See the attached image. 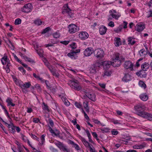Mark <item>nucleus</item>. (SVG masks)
I'll return each mask as SVG.
<instances>
[{
	"label": "nucleus",
	"instance_id": "nucleus-40",
	"mask_svg": "<svg viewBox=\"0 0 152 152\" xmlns=\"http://www.w3.org/2000/svg\"><path fill=\"white\" fill-rule=\"evenodd\" d=\"M21 20L20 18H17L15 20V25H18L21 23Z\"/></svg>",
	"mask_w": 152,
	"mask_h": 152
},
{
	"label": "nucleus",
	"instance_id": "nucleus-24",
	"mask_svg": "<svg viewBox=\"0 0 152 152\" xmlns=\"http://www.w3.org/2000/svg\"><path fill=\"white\" fill-rule=\"evenodd\" d=\"M8 59L7 56H4V57L1 59V61L2 64L3 65H6V62H7Z\"/></svg>",
	"mask_w": 152,
	"mask_h": 152
},
{
	"label": "nucleus",
	"instance_id": "nucleus-54",
	"mask_svg": "<svg viewBox=\"0 0 152 152\" xmlns=\"http://www.w3.org/2000/svg\"><path fill=\"white\" fill-rule=\"evenodd\" d=\"M141 146L134 145L133 146V148L134 149H140L142 148Z\"/></svg>",
	"mask_w": 152,
	"mask_h": 152
},
{
	"label": "nucleus",
	"instance_id": "nucleus-26",
	"mask_svg": "<svg viewBox=\"0 0 152 152\" xmlns=\"http://www.w3.org/2000/svg\"><path fill=\"white\" fill-rule=\"evenodd\" d=\"M88 102L87 101H86L83 102V104L84 108L86 110V111L87 112H89V107L88 106Z\"/></svg>",
	"mask_w": 152,
	"mask_h": 152
},
{
	"label": "nucleus",
	"instance_id": "nucleus-22",
	"mask_svg": "<svg viewBox=\"0 0 152 152\" xmlns=\"http://www.w3.org/2000/svg\"><path fill=\"white\" fill-rule=\"evenodd\" d=\"M31 86L30 82L26 83H25L21 84L20 85V87L21 88L25 89V88H29Z\"/></svg>",
	"mask_w": 152,
	"mask_h": 152
},
{
	"label": "nucleus",
	"instance_id": "nucleus-6",
	"mask_svg": "<svg viewBox=\"0 0 152 152\" xmlns=\"http://www.w3.org/2000/svg\"><path fill=\"white\" fill-rule=\"evenodd\" d=\"M69 32L71 34H73L78 31L79 28L76 25L74 24H71L68 26Z\"/></svg>",
	"mask_w": 152,
	"mask_h": 152
},
{
	"label": "nucleus",
	"instance_id": "nucleus-20",
	"mask_svg": "<svg viewBox=\"0 0 152 152\" xmlns=\"http://www.w3.org/2000/svg\"><path fill=\"white\" fill-rule=\"evenodd\" d=\"M63 8L64 10L63 11V12L64 13L65 12L68 13L70 11H71V10L69 8L67 4H65L63 6Z\"/></svg>",
	"mask_w": 152,
	"mask_h": 152
},
{
	"label": "nucleus",
	"instance_id": "nucleus-12",
	"mask_svg": "<svg viewBox=\"0 0 152 152\" xmlns=\"http://www.w3.org/2000/svg\"><path fill=\"white\" fill-rule=\"evenodd\" d=\"M79 36L81 40H84L88 38L89 35L86 32L82 31L79 34Z\"/></svg>",
	"mask_w": 152,
	"mask_h": 152
},
{
	"label": "nucleus",
	"instance_id": "nucleus-15",
	"mask_svg": "<svg viewBox=\"0 0 152 152\" xmlns=\"http://www.w3.org/2000/svg\"><path fill=\"white\" fill-rule=\"evenodd\" d=\"M145 70L142 69L139 72L136 73V75L138 77H146L147 76V73L145 72Z\"/></svg>",
	"mask_w": 152,
	"mask_h": 152
},
{
	"label": "nucleus",
	"instance_id": "nucleus-16",
	"mask_svg": "<svg viewBox=\"0 0 152 152\" xmlns=\"http://www.w3.org/2000/svg\"><path fill=\"white\" fill-rule=\"evenodd\" d=\"M147 118L148 120L151 121L152 120V114L147 113L145 112L141 117Z\"/></svg>",
	"mask_w": 152,
	"mask_h": 152
},
{
	"label": "nucleus",
	"instance_id": "nucleus-37",
	"mask_svg": "<svg viewBox=\"0 0 152 152\" xmlns=\"http://www.w3.org/2000/svg\"><path fill=\"white\" fill-rule=\"evenodd\" d=\"M51 29L49 27H48L43 29L42 32V34H44L50 30Z\"/></svg>",
	"mask_w": 152,
	"mask_h": 152
},
{
	"label": "nucleus",
	"instance_id": "nucleus-33",
	"mask_svg": "<svg viewBox=\"0 0 152 152\" xmlns=\"http://www.w3.org/2000/svg\"><path fill=\"white\" fill-rule=\"evenodd\" d=\"M122 28L123 27L122 25H120L117 28L115 29L114 31L117 33H119L121 31Z\"/></svg>",
	"mask_w": 152,
	"mask_h": 152
},
{
	"label": "nucleus",
	"instance_id": "nucleus-58",
	"mask_svg": "<svg viewBox=\"0 0 152 152\" xmlns=\"http://www.w3.org/2000/svg\"><path fill=\"white\" fill-rule=\"evenodd\" d=\"M70 46L72 48V49H75L76 48V43L75 42H73L72 44H71L70 45Z\"/></svg>",
	"mask_w": 152,
	"mask_h": 152
},
{
	"label": "nucleus",
	"instance_id": "nucleus-63",
	"mask_svg": "<svg viewBox=\"0 0 152 152\" xmlns=\"http://www.w3.org/2000/svg\"><path fill=\"white\" fill-rule=\"evenodd\" d=\"M73 147L75 148L77 150H79L80 149V148L79 145L76 143L75 144H74V145L73 146Z\"/></svg>",
	"mask_w": 152,
	"mask_h": 152
},
{
	"label": "nucleus",
	"instance_id": "nucleus-21",
	"mask_svg": "<svg viewBox=\"0 0 152 152\" xmlns=\"http://www.w3.org/2000/svg\"><path fill=\"white\" fill-rule=\"evenodd\" d=\"M149 66L150 65L148 63L145 62L141 65V69H143L144 70L147 71Z\"/></svg>",
	"mask_w": 152,
	"mask_h": 152
},
{
	"label": "nucleus",
	"instance_id": "nucleus-17",
	"mask_svg": "<svg viewBox=\"0 0 152 152\" xmlns=\"http://www.w3.org/2000/svg\"><path fill=\"white\" fill-rule=\"evenodd\" d=\"M131 80L130 75L128 74H125L122 78V80L125 82H128Z\"/></svg>",
	"mask_w": 152,
	"mask_h": 152
},
{
	"label": "nucleus",
	"instance_id": "nucleus-60",
	"mask_svg": "<svg viewBox=\"0 0 152 152\" xmlns=\"http://www.w3.org/2000/svg\"><path fill=\"white\" fill-rule=\"evenodd\" d=\"M35 87L38 90L40 91L41 90V88L39 84H37L35 86Z\"/></svg>",
	"mask_w": 152,
	"mask_h": 152
},
{
	"label": "nucleus",
	"instance_id": "nucleus-3",
	"mask_svg": "<svg viewBox=\"0 0 152 152\" xmlns=\"http://www.w3.org/2000/svg\"><path fill=\"white\" fill-rule=\"evenodd\" d=\"M54 143L63 152H70V150L67 148V146L64 145L62 142L58 141L57 142H55Z\"/></svg>",
	"mask_w": 152,
	"mask_h": 152
},
{
	"label": "nucleus",
	"instance_id": "nucleus-49",
	"mask_svg": "<svg viewBox=\"0 0 152 152\" xmlns=\"http://www.w3.org/2000/svg\"><path fill=\"white\" fill-rule=\"evenodd\" d=\"M50 149L52 152H58V151L57 150L52 146H50Z\"/></svg>",
	"mask_w": 152,
	"mask_h": 152
},
{
	"label": "nucleus",
	"instance_id": "nucleus-10",
	"mask_svg": "<svg viewBox=\"0 0 152 152\" xmlns=\"http://www.w3.org/2000/svg\"><path fill=\"white\" fill-rule=\"evenodd\" d=\"M80 49H77L75 51H72L68 53V56L72 59H75L76 58V54L80 52Z\"/></svg>",
	"mask_w": 152,
	"mask_h": 152
},
{
	"label": "nucleus",
	"instance_id": "nucleus-64",
	"mask_svg": "<svg viewBox=\"0 0 152 152\" xmlns=\"http://www.w3.org/2000/svg\"><path fill=\"white\" fill-rule=\"evenodd\" d=\"M108 25L112 27H113L114 26V23L113 22L111 21L109 23Z\"/></svg>",
	"mask_w": 152,
	"mask_h": 152
},
{
	"label": "nucleus",
	"instance_id": "nucleus-55",
	"mask_svg": "<svg viewBox=\"0 0 152 152\" xmlns=\"http://www.w3.org/2000/svg\"><path fill=\"white\" fill-rule=\"evenodd\" d=\"M59 96L61 98V99L63 101V102H64V101L65 99H66V97H64V95L63 94L59 95Z\"/></svg>",
	"mask_w": 152,
	"mask_h": 152
},
{
	"label": "nucleus",
	"instance_id": "nucleus-47",
	"mask_svg": "<svg viewBox=\"0 0 152 152\" xmlns=\"http://www.w3.org/2000/svg\"><path fill=\"white\" fill-rule=\"evenodd\" d=\"M93 122L95 124H100L102 126H104V125H102V124L101 123L100 121H98L97 119H93Z\"/></svg>",
	"mask_w": 152,
	"mask_h": 152
},
{
	"label": "nucleus",
	"instance_id": "nucleus-2",
	"mask_svg": "<svg viewBox=\"0 0 152 152\" xmlns=\"http://www.w3.org/2000/svg\"><path fill=\"white\" fill-rule=\"evenodd\" d=\"M68 84L72 88L75 90L79 91L81 89V87L79 83V82L77 80L73 79L69 80Z\"/></svg>",
	"mask_w": 152,
	"mask_h": 152
},
{
	"label": "nucleus",
	"instance_id": "nucleus-36",
	"mask_svg": "<svg viewBox=\"0 0 152 152\" xmlns=\"http://www.w3.org/2000/svg\"><path fill=\"white\" fill-rule=\"evenodd\" d=\"M6 102L7 103V106H9L10 105V104L12 103V100L10 98H8L6 101Z\"/></svg>",
	"mask_w": 152,
	"mask_h": 152
},
{
	"label": "nucleus",
	"instance_id": "nucleus-1",
	"mask_svg": "<svg viewBox=\"0 0 152 152\" xmlns=\"http://www.w3.org/2000/svg\"><path fill=\"white\" fill-rule=\"evenodd\" d=\"M135 113L140 116L141 117L145 112V106L141 103L136 104L134 107Z\"/></svg>",
	"mask_w": 152,
	"mask_h": 152
},
{
	"label": "nucleus",
	"instance_id": "nucleus-62",
	"mask_svg": "<svg viewBox=\"0 0 152 152\" xmlns=\"http://www.w3.org/2000/svg\"><path fill=\"white\" fill-rule=\"evenodd\" d=\"M17 143H18V144H17L18 145V149L19 151L20 152H21L22 151V149L21 148V145L19 144V143L17 142Z\"/></svg>",
	"mask_w": 152,
	"mask_h": 152
},
{
	"label": "nucleus",
	"instance_id": "nucleus-59",
	"mask_svg": "<svg viewBox=\"0 0 152 152\" xmlns=\"http://www.w3.org/2000/svg\"><path fill=\"white\" fill-rule=\"evenodd\" d=\"M75 105L77 108H80L81 107V105L79 103L75 102Z\"/></svg>",
	"mask_w": 152,
	"mask_h": 152
},
{
	"label": "nucleus",
	"instance_id": "nucleus-53",
	"mask_svg": "<svg viewBox=\"0 0 152 152\" xmlns=\"http://www.w3.org/2000/svg\"><path fill=\"white\" fill-rule=\"evenodd\" d=\"M67 14H68L67 16L71 18H73L74 14L71 12V11H70Z\"/></svg>",
	"mask_w": 152,
	"mask_h": 152
},
{
	"label": "nucleus",
	"instance_id": "nucleus-23",
	"mask_svg": "<svg viewBox=\"0 0 152 152\" xmlns=\"http://www.w3.org/2000/svg\"><path fill=\"white\" fill-rule=\"evenodd\" d=\"M115 44L116 46H119L121 44V39L120 38L115 37Z\"/></svg>",
	"mask_w": 152,
	"mask_h": 152
},
{
	"label": "nucleus",
	"instance_id": "nucleus-28",
	"mask_svg": "<svg viewBox=\"0 0 152 152\" xmlns=\"http://www.w3.org/2000/svg\"><path fill=\"white\" fill-rule=\"evenodd\" d=\"M140 97V99L143 101H146L148 99V96L147 95L145 94H143L141 95Z\"/></svg>",
	"mask_w": 152,
	"mask_h": 152
},
{
	"label": "nucleus",
	"instance_id": "nucleus-18",
	"mask_svg": "<svg viewBox=\"0 0 152 152\" xmlns=\"http://www.w3.org/2000/svg\"><path fill=\"white\" fill-rule=\"evenodd\" d=\"M107 28L104 26H102L99 28V33L101 35H102L105 34L107 30Z\"/></svg>",
	"mask_w": 152,
	"mask_h": 152
},
{
	"label": "nucleus",
	"instance_id": "nucleus-41",
	"mask_svg": "<svg viewBox=\"0 0 152 152\" xmlns=\"http://www.w3.org/2000/svg\"><path fill=\"white\" fill-rule=\"evenodd\" d=\"M101 131L102 132H107L109 131V129L108 128H103L101 129Z\"/></svg>",
	"mask_w": 152,
	"mask_h": 152
},
{
	"label": "nucleus",
	"instance_id": "nucleus-61",
	"mask_svg": "<svg viewBox=\"0 0 152 152\" xmlns=\"http://www.w3.org/2000/svg\"><path fill=\"white\" fill-rule=\"evenodd\" d=\"M60 42L64 45H66L69 44V41H61Z\"/></svg>",
	"mask_w": 152,
	"mask_h": 152
},
{
	"label": "nucleus",
	"instance_id": "nucleus-42",
	"mask_svg": "<svg viewBox=\"0 0 152 152\" xmlns=\"http://www.w3.org/2000/svg\"><path fill=\"white\" fill-rule=\"evenodd\" d=\"M53 36L54 38H57L60 36V35L58 33L56 32L53 34Z\"/></svg>",
	"mask_w": 152,
	"mask_h": 152
},
{
	"label": "nucleus",
	"instance_id": "nucleus-48",
	"mask_svg": "<svg viewBox=\"0 0 152 152\" xmlns=\"http://www.w3.org/2000/svg\"><path fill=\"white\" fill-rule=\"evenodd\" d=\"M18 69L21 72H22V73L25 74L26 73V71L24 69V68L22 67H19L18 68Z\"/></svg>",
	"mask_w": 152,
	"mask_h": 152
},
{
	"label": "nucleus",
	"instance_id": "nucleus-34",
	"mask_svg": "<svg viewBox=\"0 0 152 152\" xmlns=\"http://www.w3.org/2000/svg\"><path fill=\"white\" fill-rule=\"evenodd\" d=\"M15 127H16V126H14L13 125L9 127V130L11 133L14 134L15 132Z\"/></svg>",
	"mask_w": 152,
	"mask_h": 152
},
{
	"label": "nucleus",
	"instance_id": "nucleus-27",
	"mask_svg": "<svg viewBox=\"0 0 152 152\" xmlns=\"http://www.w3.org/2000/svg\"><path fill=\"white\" fill-rule=\"evenodd\" d=\"M87 97H88V98H89L93 101L94 102L96 100V96L94 94H89L88 95Z\"/></svg>",
	"mask_w": 152,
	"mask_h": 152
},
{
	"label": "nucleus",
	"instance_id": "nucleus-38",
	"mask_svg": "<svg viewBox=\"0 0 152 152\" xmlns=\"http://www.w3.org/2000/svg\"><path fill=\"white\" fill-rule=\"evenodd\" d=\"M139 84L140 86L143 87L144 88L146 87V84L142 81H141L139 82Z\"/></svg>",
	"mask_w": 152,
	"mask_h": 152
},
{
	"label": "nucleus",
	"instance_id": "nucleus-19",
	"mask_svg": "<svg viewBox=\"0 0 152 152\" xmlns=\"http://www.w3.org/2000/svg\"><path fill=\"white\" fill-rule=\"evenodd\" d=\"M136 30L138 32H140L142 31L145 28V26L144 25L141 24L140 23L139 24H137L136 25Z\"/></svg>",
	"mask_w": 152,
	"mask_h": 152
},
{
	"label": "nucleus",
	"instance_id": "nucleus-32",
	"mask_svg": "<svg viewBox=\"0 0 152 152\" xmlns=\"http://www.w3.org/2000/svg\"><path fill=\"white\" fill-rule=\"evenodd\" d=\"M24 59L26 61H28L31 63H35V62L33 59L30 58H28L26 56H24Z\"/></svg>",
	"mask_w": 152,
	"mask_h": 152
},
{
	"label": "nucleus",
	"instance_id": "nucleus-9",
	"mask_svg": "<svg viewBox=\"0 0 152 152\" xmlns=\"http://www.w3.org/2000/svg\"><path fill=\"white\" fill-rule=\"evenodd\" d=\"M133 64L129 61H125L124 64V66L125 69H130L131 71H132L133 69Z\"/></svg>",
	"mask_w": 152,
	"mask_h": 152
},
{
	"label": "nucleus",
	"instance_id": "nucleus-45",
	"mask_svg": "<svg viewBox=\"0 0 152 152\" xmlns=\"http://www.w3.org/2000/svg\"><path fill=\"white\" fill-rule=\"evenodd\" d=\"M49 130L51 132L52 134H54L56 136H57V134H56L54 132V131L52 129L51 127L49 126Z\"/></svg>",
	"mask_w": 152,
	"mask_h": 152
},
{
	"label": "nucleus",
	"instance_id": "nucleus-14",
	"mask_svg": "<svg viewBox=\"0 0 152 152\" xmlns=\"http://www.w3.org/2000/svg\"><path fill=\"white\" fill-rule=\"evenodd\" d=\"M100 65H102L103 66L104 69H106L109 68L111 64H112L111 63L108 61H105L103 62H102Z\"/></svg>",
	"mask_w": 152,
	"mask_h": 152
},
{
	"label": "nucleus",
	"instance_id": "nucleus-11",
	"mask_svg": "<svg viewBox=\"0 0 152 152\" xmlns=\"http://www.w3.org/2000/svg\"><path fill=\"white\" fill-rule=\"evenodd\" d=\"M109 12L110 13V16L112 17L113 18H115L116 20H118V18L121 16V15L118 13L117 15L114 14L117 13L115 10H110V11Z\"/></svg>",
	"mask_w": 152,
	"mask_h": 152
},
{
	"label": "nucleus",
	"instance_id": "nucleus-39",
	"mask_svg": "<svg viewBox=\"0 0 152 152\" xmlns=\"http://www.w3.org/2000/svg\"><path fill=\"white\" fill-rule=\"evenodd\" d=\"M34 23L35 24L38 25H40L42 23V21L40 20H36L34 21Z\"/></svg>",
	"mask_w": 152,
	"mask_h": 152
},
{
	"label": "nucleus",
	"instance_id": "nucleus-46",
	"mask_svg": "<svg viewBox=\"0 0 152 152\" xmlns=\"http://www.w3.org/2000/svg\"><path fill=\"white\" fill-rule=\"evenodd\" d=\"M45 135H44V134H43L41 136V144L42 145L43 144L44 142H45Z\"/></svg>",
	"mask_w": 152,
	"mask_h": 152
},
{
	"label": "nucleus",
	"instance_id": "nucleus-5",
	"mask_svg": "<svg viewBox=\"0 0 152 152\" xmlns=\"http://www.w3.org/2000/svg\"><path fill=\"white\" fill-rule=\"evenodd\" d=\"M100 66L99 62H96L91 66L89 69L91 73H95L98 70V68Z\"/></svg>",
	"mask_w": 152,
	"mask_h": 152
},
{
	"label": "nucleus",
	"instance_id": "nucleus-52",
	"mask_svg": "<svg viewBox=\"0 0 152 152\" xmlns=\"http://www.w3.org/2000/svg\"><path fill=\"white\" fill-rule=\"evenodd\" d=\"M51 73L53 76H54L57 77H58L59 76V75L58 74V73H57L55 70H53V71H52Z\"/></svg>",
	"mask_w": 152,
	"mask_h": 152
},
{
	"label": "nucleus",
	"instance_id": "nucleus-30",
	"mask_svg": "<svg viewBox=\"0 0 152 152\" xmlns=\"http://www.w3.org/2000/svg\"><path fill=\"white\" fill-rule=\"evenodd\" d=\"M134 38L132 37H129L128 38V42H129V44H131V45H133L135 43V41L134 40Z\"/></svg>",
	"mask_w": 152,
	"mask_h": 152
},
{
	"label": "nucleus",
	"instance_id": "nucleus-56",
	"mask_svg": "<svg viewBox=\"0 0 152 152\" xmlns=\"http://www.w3.org/2000/svg\"><path fill=\"white\" fill-rule=\"evenodd\" d=\"M14 57L15 59L19 63H20L21 62V61L18 58V57L16 56L14 54Z\"/></svg>",
	"mask_w": 152,
	"mask_h": 152
},
{
	"label": "nucleus",
	"instance_id": "nucleus-51",
	"mask_svg": "<svg viewBox=\"0 0 152 152\" xmlns=\"http://www.w3.org/2000/svg\"><path fill=\"white\" fill-rule=\"evenodd\" d=\"M63 102H64V104L67 106H69L70 104L69 102L67 99H65L64 101Z\"/></svg>",
	"mask_w": 152,
	"mask_h": 152
},
{
	"label": "nucleus",
	"instance_id": "nucleus-13",
	"mask_svg": "<svg viewBox=\"0 0 152 152\" xmlns=\"http://www.w3.org/2000/svg\"><path fill=\"white\" fill-rule=\"evenodd\" d=\"M120 54L118 53H117L113 55V62H116L117 61L119 62V64H118V66H119L121 65V61L119 60Z\"/></svg>",
	"mask_w": 152,
	"mask_h": 152
},
{
	"label": "nucleus",
	"instance_id": "nucleus-44",
	"mask_svg": "<svg viewBox=\"0 0 152 152\" xmlns=\"http://www.w3.org/2000/svg\"><path fill=\"white\" fill-rule=\"evenodd\" d=\"M48 121L51 127H53L54 125V123L53 120L51 118H49Z\"/></svg>",
	"mask_w": 152,
	"mask_h": 152
},
{
	"label": "nucleus",
	"instance_id": "nucleus-25",
	"mask_svg": "<svg viewBox=\"0 0 152 152\" xmlns=\"http://www.w3.org/2000/svg\"><path fill=\"white\" fill-rule=\"evenodd\" d=\"M82 141L84 145L86 147H88L90 149V148L91 147L90 143L84 138H82Z\"/></svg>",
	"mask_w": 152,
	"mask_h": 152
},
{
	"label": "nucleus",
	"instance_id": "nucleus-4",
	"mask_svg": "<svg viewBox=\"0 0 152 152\" xmlns=\"http://www.w3.org/2000/svg\"><path fill=\"white\" fill-rule=\"evenodd\" d=\"M33 9V6L30 3L25 4L21 8V11L24 12L28 13L30 12Z\"/></svg>",
	"mask_w": 152,
	"mask_h": 152
},
{
	"label": "nucleus",
	"instance_id": "nucleus-57",
	"mask_svg": "<svg viewBox=\"0 0 152 152\" xmlns=\"http://www.w3.org/2000/svg\"><path fill=\"white\" fill-rule=\"evenodd\" d=\"M45 83L46 85L47 88L48 89H50V87L49 85V83L48 81L46 80Z\"/></svg>",
	"mask_w": 152,
	"mask_h": 152
},
{
	"label": "nucleus",
	"instance_id": "nucleus-31",
	"mask_svg": "<svg viewBox=\"0 0 152 152\" xmlns=\"http://www.w3.org/2000/svg\"><path fill=\"white\" fill-rule=\"evenodd\" d=\"M139 53L141 56L145 57L147 54V52L144 49H142L140 51Z\"/></svg>",
	"mask_w": 152,
	"mask_h": 152
},
{
	"label": "nucleus",
	"instance_id": "nucleus-50",
	"mask_svg": "<svg viewBox=\"0 0 152 152\" xmlns=\"http://www.w3.org/2000/svg\"><path fill=\"white\" fill-rule=\"evenodd\" d=\"M147 18L150 17H152V11L151 10H150L148 12V15L147 16Z\"/></svg>",
	"mask_w": 152,
	"mask_h": 152
},
{
	"label": "nucleus",
	"instance_id": "nucleus-8",
	"mask_svg": "<svg viewBox=\"0 0 152 152\" xmlns=\"http://www.w3.org/2000/svg\"><path fill=\"white\" fill-rule=\"evenodd\" d=\"M93 48L91 47L88 48L85 50L83 52V54L86 56H90L94 52Z\"/></svg>",
	"mask_w": 152,
	"mask_h": 152
},
{
	"label": "nucleus",
	"instance_id": "nucleus-43",
	"mask_svg": "<svg viewBox=\"0 0 152 152\" xmlns=\"http://www.w3.org/2000/svg\"><path fill=\"white\" fill-rule=\"evenodd\" d=\"M37 53L40 56L42 57L43 56L42 53L43 52V50H37Z\"/></svg>",
	"mask_w": 152,
	"mask_h": 152
},
{
	"label": "nucleus",
	"instance_id": "nucleus-7",
	"mask_svg": "<svg viewBox=\"0 0 152 152\" xmlns=\"http://www.w3.org/2000/svg\"><path fill=\"white\" fill-rule=\"evenodd\" d=\"M104 51L101 49H97L95 50V56L97 58H102L104 57Z\"/></svg>",
	"mask_w": 152,
	"mask_h": 152
},
{
	"label": "nucleus",
	"instance_id": "nucleus-29",
	"mask_svg": "<svg viewBox=\"0 0 152 152\" xmlns=\"http://www.w3.org/2000/svg\"><path fill=\"white\" fill-rule=\"evenodd\" d=\"M112 73V72L111 71L109 70H106V69H105L104 72V74L102 75L103 77H104L105 76H110L111 75Z\"/></svg>",
	"mask_w": 152,
	"mask_h": 152
},
{
	"label": "nucleus",
	"instance_id": "nucleus-35",
	"mask_svg": "<svg viewBox=\"0 0 152 152\" xmlns=\"http://www.w3.org/2000/svg\"><path fill=\"white\" fill-rule=\"evenodd\" d=\"M42 104L43 105L42 106V109L45 110H46L49 112V110L47 105L45 104L44 102L42 103Z\"/></svg>",
	"mask_w": 152,
	"mask_h": 152
}]
</instances>
